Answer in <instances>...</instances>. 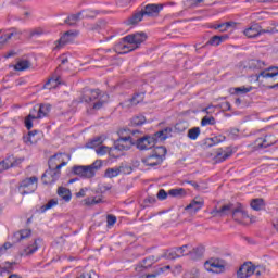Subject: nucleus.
<instances>
[{
	"instance_id": "1",
	"label": "nucleus",
	"mask_w": 278,
	"mask_h": 278,
	"mask_svg": "<svg viewBox=\"0 0 278 278\" xmlns=\"http://www.w3.org/2000/svg\"><path fill=\"white\" fill-rule=\"evenodd\" d=\"M266 63L262 60L251 59L247 61L243 65V68L247 70V73H253L250 75L251 79L254 78V81L262 83V79H268L273 77H278V67L264 68Z\"/></svg>"
},
{
	"instance_id": "2",
	"label": "nucleus",
	"mask_w": 278,
	"mask_h": 278,
	"mask_svg": "<svg viewBox=\"0 0 278 278\" xmlns=\"http://www.w3.org/2000/svg\"><path fill=\"white\" fill-rule=\"evenodd\" d=\"M103 166L101 160L94 161L91 165H74L72 175L80 177V179H92L97 175V170Z\"/></svg>"
},
{
	"instance_id": "3",
	"label": "nucleus",
	"mask_w": 278,
	"mask_h": 278,
	"mask_svg": "<svg viewBox=\"0 0 278 278\" xmlns=\"http://www.w3.org/2000/svg\"><path fill=\"white\" fill-rule=\"evenodd\" d=\"M108 96H101L99 89H84L79 103H93V110H101Z\"/></svg>"
},
{
	"instance_id": "4",
	"label": "nucleus",
	"mask_w": 278,
	"mask_h": 278,
	"mask_svg": "<svg viewBox=\"0 0 278 278\" xmlns=\"http://www.w3.org/2000/svg\"><path fill=\"white\" fill-rule=\"evenodd\" d=\"M53 160H55V155L49 160L48 162L49 169L46 170L41 176V180L46 186L55 184L58 179H60V175H61L60 169L62 168V166H66V162L55 165V163H53Z\"/></svg>"
},
{
	"instance_id": "5",
	"label": "nucleus",
	"mask_w": 278,
	"mask_h": 278,
	"mask_svg": "<svg viewBox=\"0 0 278 278\" xmlns=\"http://www.w3.org/2000/svg\"><path fill=\"white\" fill-rule=\"evenodd\" d=\"M166 153V147H154L148 156L141 159V162L144 166H151V168H154V166H160V164L164 162Z\"/></svg>"
},
{
	"instance_id": "6",
	"label": "nucleus",
	"mask_w": 278,
	"mask_h": 278,
	"mask_svg": "<svg viewBox=\"0 0 278 278\" xmlns=\"http://www.w3.org/2000/svg\"><path fill=\"white\" fill-rule=\"evenodd\" d=\"M124 42H127L128 45H136L135 48H130L127 45L123 46V51L124 53H129V51H134V49H138L147 40V34L144 33H135L131 35H127L126 37L123 38Z\"/></svg>"
},
{
	"instance_id": "7",
	"label": "nucleus",
	"mask_w": 278,
	"mask_h": 278,
	"mask_svg": "<svg viewBox=\"0 0 278 278\" xmlns=\"http://www.w3.org/2000/svg\"><path fill=\"white\" fill-rule=\"evenodd\" d=\"M36 188H38V177L33 176L25 178L20 182L18 192L25 197V194H31L36 192Z\"/></svg>"
},
{
	"instance_id": "8",
	"label": "nucleus",
	"mask_w": 278,
	"mask_h": 278,
	"mask_svg": "<svg viewBox=\"0 0 278 278\" xmlns=\"http://www.w3.org/2000/svg\"><path fill=\"white\" fill-rule=\"evenodd\" d=\"M227 261L223 258H210L204 263V268L208 273H225Z\"/></svg>"
},
{
	"instance_id": "9",
	"label": "nucleus",
	"mask_w": 278,
	"mask_h": 278,
	"mask_svg": "<svg viewBox=\"0 0 278 278\" xmlns=\"http://www.w3.org/2000/svg\"><path fill=\"white\" fill-rule=\"evenodd\" d=\"M236 206H237V203H231V202L224 203V204H220L219 206H215L211 212V214L213 216H219L220 218L225 216H232L236 210Z\"/></svg>"
},
{
	"instance_id": "10",
	"label": "nucleus",
	"mask_w": 278,
	"mask_h": 278,
	"mask_svg": "<svg viewBox=\"0 0 278 278\" xmlns=\"http://www.w3.org/2000/svg\"><path fill=\"white\" fill-rule=\"evenodd\" d=\"M277 29H262V26L260 24L254 23L249 28H247L243 34L247 36V38H257V36H262V34H275Z\"/></svg>"
},
{
	"instance_id": "11",
	"label": "nucleus",
	"mask_w": 278,
	"mask_h": 278,
	"mask_svg": "<svg viewBox=\"0 0 278 278\" xmlns=\"http://www.w3.org/2000/svg\"><path fill=\"white\" fill-rule=\"evenodd\" d=\"M136 144V139L134 137L128 136V137H119L115 142H114V148L117 151H129L131 147Z\"/></svg>"
},
{
	"instance_id": "12",
	"label": "nucleus",
	"mask_w": 278,
	"mask_h": 278,
	"mask_svg": "<svg viewBox=\"0 0 278 278\" xmlns=\"http://www.w3.org/2000/svg\"><path fill=\"white\" fill-rule=\"evenodd\" d=\"M255 270H257V267H255L252 262H245L237 270V277L249 278L252 275H255Z\"/></svg>"
},
{
	"instance_id": "13",
	"label": "nucleus",
	"mask_w": 278,
	"mask_h": 278,
	"mask_svg": "<svg viewBox=\"0 0 278 278\" xmlns=\"http://www.w3.org/2000/svg\"><path fill=\"white\" fill-rule=\"evenodd\" d=\"M156 141L157 139H155V137L146 136L137 140L135 139V144L137 149H140V151H144L147 149H153V147H155Z\"/></svg>"
},
{
	"instance_id": "14",
	"label": "nucleus",
	"mask_w": 278,
	"mask_h": 278,
	"mask_svg": "<svg viewBox=\"0 0 278 278\" xmlns=\"http://www.w3.org/2000/svg\"><path fill=\"white\" fill-rule=\"evenodd\" d=\"M162 10H164V5L162 4H146L141 8L143 16H148L150 18L159 16Z\"/></svg>"
},
{
	"instance_id": "15",
	"label": "nucleus",
	"mask_w": 278,
	"mask_h": 278,
	"mask_svg": "<svg viewBox=\"0 0 278 278\" xmlns=\"http://www.w3.org/2000/svg\"><path fill=\"white\" fill-rule=\"evenodd\" d=\"M131 173V167L130 166H119V167H114V168H108L105 170V177H109V179H113V177H118V175H127Z\"/></svg>"
},
{
	"instance_id": "16",
	"label": "nucleus",
	"mask_w": 278,
	"mask_h": 278,
	"mask_svg": "<svg viewBox=\"0 0 278 278\" xmlns=\"http://www.w3.org/2000/svg\"><path fill=\"white\" fill-rule=\"evenodd\" d=\"M231 218H233L237 223H242V220L249 218V213H247V210H244V205H242V203H237Z\"/></svg>"
},
{
	"instance_id": "17",
	"label": "nucleus",
	"mask_w": 278,
	"mask_h": 278,
	"mask_svg": "<svg viewBox=\"0 0 278 278\" xmlns=\"http://www.w3.org/2000/svg\"><path fill=\"white\" fill-rule=\"evenodd\" d=\"M277 140H271L270 138H268V136H265V138H258L255 140L254 142V149L255 151L260 150V149H268V147H273V144H276Z\"/></svg>"
},
{
	"instance_id": "18",
	"label": "nucleus",
	"mask_w": 278,
	"mask_h": 278,
	"mask_svg": "<svg viewBox=\"0 0 278 278\" xmlns=\"http://www.w3.org/2000/svg\"><path fill=\"white\" fill-rule=\"evenodd\" d=\"M73 38H75V33L68 30L64 33V35L55 41V49L60 50L62 47H65V45H68V42L73 41Z\"/></svg>"
},
{
	"instance_id": "19",
	"label": "nucleus",
	"mask_w": 278,
	"mask_h": 278,
	"mask_svg": "<svg viewBox=\"0 0 278 278\" xmlns=\"http://www.w3.org/2000/svg\"><path fill=\"white\" fill-rule=\"evenodd\" d=\"M160 258L155 257V256H149V257H146L143 261H142V264L140 265H137V267L135 268V270L137 273H142V270H147L149 268H151V266H153V264H155V262H159Z\"/></svg>"
},
{
	"instance_id": "20",
	"label": "nucleus",
	"mask_w": 278,
	"mask_h": 278,
	"mask_svg": "<svg viewBox=\"0 0 278 278\" xmlns=\"http://www.w3.org/2000/svg\"><path fill=\"white\" fill-rule=\"evenodd\" d=\"M142 99H143L142 93H136L130 99L119 103V105L126 110H129L130 108H134V105H138V103L142 101Z\"/></svg>"
},
{
	"instance_id": "21",
	"label": "nucleus",
	"mask_w": 278,
	"mask_h": 278,
	"mask_svg": "<svg viewBox=\"0 0 278 278\" xmlns=\"http://www.w3.org/2000/svg\"><path fill=\"white\" fill-rule=\"evenodd\" d=\"M23 162V159L14 160V156H9L0 163V170H8V168H13V166H18Z\"/></svg>"
},
{
	"instance_id": "22",
	"label": "nucleus",
	"mask_w": 278,
	"mask_h": 278,
	"mask_svg": "<svg viewBox=\"0 0 278 278\" xmlns=\"http://www.w3.org/2000/svg\"><path fill=\"white\" fill-rule=\"evenodd\" d=\"M203 200H197L195 198L185 207V210L190 212L191 215L197 214V212L203 207Z\"/></svg>"
},
{
	"instance_id": "23",
	"label": "nucleus",
	"mask_w": 278,
	"mask_h": 278,
	"mask_svg": "<svg viewBox=\"0 0 278 278\" xmlns=\"http://www.w3.org/2000/svg\"><path fill=\"white\" fill-rule=\"evenodd\" d=\"M230 155H233V151L231 149L228 148L227 151L219 149L215 155V162H225V160H228Z\"/></svg>"
},
{
	"instance_id": "24",
	"label": "nucleus",
	"mask_w": 278,
	"mask_h": 278,
	"mask_svg": "<svg viewBox=\"0 0 278 278\" xmlns=\"http://www.w3.org/2000/svg\"><path fill=\"white\" fill-rule=\"evenodd\" d=\"M60 76H52L50 77L47 83L43 85V89L51 90V88H58L62 84L60 80Z\"/></svg>"
},
{
	"instance_id": "25",
	"label": "nucleus",
	"mask_w": 278,
	"mask_h": 278,
	"mask_svg": "<svg viewBox=\"0 0 278 278\" xmlns=\"http://www.w3.org/2000/svg\"><path fill=\"white\" fill-rule=\"evenodd\" d=\"M56 194H59V197H61V199H63L65 203H68L73 197V194L71 193V189L66 187H59Z\"/></svg>"
},
{
	"instance_id": "26",
	"label": "nucleus",
	"mask_w": 278,
	"mask_h": 278,
	"mask_svg": "<svg viewBox=\"0 0 278 278\" xmlns=\"http://www.w3.org/2000/svg\"><path fill=\"white\" fill-rule=\"evenodd\" d=\"M144 18V13L142 10L135 12L127 20V25H138Z\"/></svg>"
},
{
	"instance_id": "27",
	"label": "nucleus",
	"mask_w": 278,
	"mask_h": 278,
	"mask_svg": "<svg viewBox=\"0 0 278 278\" xmlns=\"http://www.w3.org/2000/svg\"><path fill=\"white\" fill-rule=\"evenodd\" d=\"M170 134H173V128L172 127H166L162 130H159L157 132L154 134V138L157 140H166V138H170Z\"/></svg>"
},
{
	"instance_id": "28",
	"label": "nucleus",
	"mask_w": 278,
	"mask_h": 278,
	"mask_svg": "<svg viewBox=\"0 0 278 278\" xmlns=\"http://www.w3.org/2000/svg\"><path fill=\"white\" fill-rule=\"evenodd\" d=\"M204 251H205V248L200 245L187 252V255H190L192 260H200V257H203Z\"/></svg>"
},
{
	"instance_id": "29",
	"label": "nucleus",
	"mask_w": 278,
	"mask_h": 278,
	"mask_svg": "<svg viewBox=\"0 0 278 278\" xmlns=\"http://www.w3.org/2000/svg\"><path fill=\"white\" fill-rule=\"evenodd\" d=\"M13 36H21V31H18L16 28H11L10 34H4L0 37V47L1 45H5L8 40H11Z\"/></svg>"
},
{
	"instance_id": "30",
	"label": "nucleus",
	"mask_w": 278,
	"mask_h": 278,
	"mask_svg": "<svg viewBox=\"0 0 278 278\" xmlns=\"http://www.w3.org/2000/svg\"><path fill=\"white\" fill-rule=\"evenodd\" d=\"M38 132V130H31L26 136H24L23 140L25 144H36V142H38V139H36V135Z\"/></svg>"
},
{
	"instance_id": "31",
	"label": "nucleus",
	"mask_w": 278,
	"mask_h": 278,
	"mask_svg": "<svg viewBox=\"0 0 278 278\" xmlns=\"http://www.w3.org/2000/svg\"><path fill=\"white\" fill-rule=\"evenodd\" d=\"M169 197H175L176 199H184L188 194L186 189L184 188H176V189H170L168 191Z\"/></svg>"
},
{
	"instance_id": "32",
	"label": "nucleus",
	"mask_w": 278,
	"mask_h": 278,
	"mask_svg": "<svg viewBox=\"0 0 278 278\" xmlns=\"http://www.w3.org/2000/svg\"><path fill=\"white\" fill-rule=\"evenodd\" d=\"M146 123H147V117H144V115H141V114L134 116L130 121L131 127H140Z\"/></svg>"
},
{
	"instance_id": "33",
	"label": "nucleus",
	"mask_w": 278,
	"mask_h": 278,
	"mask_svg": "<svg viewBox=\"0 0 278 278\" xmlns=\"http://www.w3.org/2000/svg\"><path fill=\"white\" fill-rule=\"evenodd\" d=\"M14 266H16V262H5L4 266L0 265V275H3V273H8L10 275V273L14 270Z\"/></svg>"
},
{
	"instance_id": "34",
	"label": "nucleus",
	"mask_w": 278,
	"mask_h": 278,
	"mask_svg": "<svg viewBox=\"0 0 278 278\" xmlns=\"http://www.w3.org/2000/svg\"><path fill=\"white\" fill-rule=\"evenodd\" d=\"M51 112V104H40L38 110V118H45Z\"/></svg>"
},
{
	"instance_id": "35",
	"label": "nucleus",
	"mask_w": 278,
	"mask_h": 278,
	"mask_svg": "<svg viewBox=\"0 0 278 278\" xmlns=\"http://www.w3.org/2000/svg\"><path fill=\"white\" fill-rule=\"evenodd\" d=\"M220 45V36H213L204 46L200 47V49H205V47H218Z\"/></svg>"
},
{
	"instance_id": "36",
	"label": "nucleus",
	"mask_w": 278,
	"mask_h": 278,
	"mask_svg": "<svg viewBox=\"0 0 278 278\" xmlns=\"http://www.w3.org/2000/svg\"><path fill=\"white\" fill-rule=\"evenodd\" d=\"M30 66L31 63L29 61L21 60L15 64L14 68L15 71H27V68H30Z\"/></svg>"
},
{
	"instance_id": "37",
	"label": "nucleus",
	"mask_w": 278,
	"mask_h": 278,
	"mask_svg": "<svg viewBox=\"0 0 278 278\" xmlns=\"http://www.w3.org/2000/svg\"><path fill=\"white\" fill-rule=\"evenodd\" d=\"M108 27V22L105 20H99L96 24L91 26V31H101Z\"/></svg>"
},
{
	"instance_id": "38",
	"label": "nucleus",
	"mask_w": 278,
	"mask_h": 278,
	"mask_svg": "<svg viewBox=\"0 0 278 278\" xmlns=\"http://www.w3.org/2000/svg\"><path fill=\"white\" fill-rule=\"evenodd\" d=\"M252 210L260 212L264 207V199H253L250 203Z\"/></svg>"
},
{
	"instance_id": "39",
	"label": "nucleus",
	"mask_w": 278,
	"mask_h": 278,
	"mask_svg": "<svg viewBox=\"0 0 278 278\" xmlns=\"http://www.w3.org/2000/svg\"><path fill=\"white\" fill-rule=\"evenodd\" d=\"M187 136L190 140H197L201 136V128L193 127L189 129Z\"/></svg>"
},
{
	"instance_id": "40",
	"label": "nucleus",
	"mask_w": 278,
	"mask_h": 278,
	"mask_svg": "<svg viewBox=\"0 0 278 278\" xmlns=\"http://www.w3.org/2000/svg\"><path fill=\"white\" fill-rule=\"evenodd\" d=\"M100 144H103V140L101 139V137H96L88 141L86 143V147L87 149H94V147H100Z\"/></svg>"
},
{
	"instance_id": "41",
	"label": "nucleus",
	"mask_w": 278,
	"mask_h": 278,
	"mask_svg": "<svg viewBox=\"0 0 278 278\" xmlns=\"http://www.w3.org/2000/svg\"><path fill=\"white\" fill-rule=\"evenodd\" d=\"M38 251V240H35L33 244L28 245L24 249V253L26 255H34Z\"/></svg>"
},
{
	"instance_id": "42",
	"label": "nucleus",
	"mask_w": 278,
	"mask_h": 278,
	"mask_svg": "<svg viewBox=\"0 0 278 278\" xmlns=\"http://www.w3.org/2000/svg\"><path fill=\"white\" fill-rule=\"evenodd\" d=\"M165 260H177L180 257V254L177 252V248H174L164 254Z\"/></svg>"
},
{
	"instance_id": "43",
	"label": "nucleus",
	"mask_w": 278,
	"mask_h": 278,
	"mask_svg": "<svg viewBox=\"0 0 278 278\" xmlns=\"http://www.w3.org/2000/svg\"><path fill=\"white\" fill-rule=\"evenodd\" d=\"M232 94H247L253 90V87H237L232 89Z\"/></svg>"
},
{
	"instance_id": "44",
	"label": "nucleus",
	"mask_w": 278,
	"mask_h": 278,
	"mask_svg": "<svg viewBox=\"0 0 278 278\" xmlns=\"http://www.w3.org/2000/svg\"><path fill=\"white\" fill-rule=\"evenodd\" d=\"M81 17V12L77 13V14H73L71 16H68L66 20H65V23L67 25H75V23H77V21H79V18Z\"/></svg>"
},
{
	"instance_id": "45",
	"label": "nucleus",
	"mask_w": 278,
	"mask_h": 278,
	"mask_svg": "<svg viewBox=\"0 0 278 278\" xmlns=\"http://www.w3.org/2000/svg\"><path fill=\"white\" fill-rule=\"evenodd\" d=\"M55 205H58V200L51 199L46 205H42L40 207V212L42 214H45V212H47V210H51V207H55Z\"/></svg>"
},
{
	"instance_id": "46",
	"label": "nucleus",
	"mask_w": 278,
	"mask_h": 278,
	"mask_svg": "<svg viewBox=\"0 0 278 278\" xmlns=\"http://www.w3.org/2000/svg\"><path fill=\"white\" fill-rule=\"evenodd\" d=\"M202 127H205L207 125H216V118L214 116H204L201 121Z\"/></svg>"
},
{
	"instance_id": "47",
	"label": "nucleus",
	"mask_w": 278,
	"mask_h": 278,
	"mask_svg": "<svg viewBox=\"0 0 278 278\" xmlns=\"http://www.w3.org/2000/svg\"><path fill=\"white\" fill-rule=\"evenodd\" d=\"M208 140L212 142V143H210V147H212L213 144H219V142H225L226 137L223 135H219V136L210 138Z\"/></svg>"
},
{
	"instance_id": "48",
	"label": "nucleus",
	"mask_w": 278,
	"mask_h": 278,
	"mask_svg": "<svg viewBox=\"0 0 278 278\" xmlns=\"http://www.w3.org/2000/svg\"><path fill=\"white\" fill-rule=\"evenodd\" d=\"M99 203H101V199L97 200V198H86L84 200V204L87 205V206L99 205Z\"/></svg>"
},
{
	"instance_id": "49",
	"label": "nucleus",
	"mask_w": 278,
	"mask_h": 278,
	"mask_svg": "<svg viewBox=\"0 0 278 278\" xmlns=\"http://www.w3.org/2000/svg\"><path fill=\"white\" fill-rule=\"evenodd\" d=\"M188 249H190V244H185V245L176 248V251H177L178 255H180V257H184V255H188V253H186V251H188Z\"/></svg>"
},
{
	"instance_id": "50",
	"label": "nucleus",
	"mask_w": 278,
	"mask_h": 278,
	"mask_svg": "<svg viewBox=\"0 0 278 278\" xmlns=\"http://www.w3.org/2000/svg\"><path fill=\"white\" fill-rule=\"evenodd\" d=\"M16 236H20L22 240H25V238H29L31 236V229H24L16 232Z\"/></svg>"
},
{
	"instance_id": "51",
	"label": "nucleus",
	"mask_w": 278,
	"mask_h": 278,
	"mask_svg": "<svg viewBox=\"0 0 278 278\" xmlns=\"http://www.w3.org/2000/svg\"><path fill=\"white\" fill-rule=\"evenodd\" d=\"M106 223H108V227H114V225H116V216L109 214L106 216Z\"/></svg>"
},
{
	"instance_id": "52",
	"label": "nucleus",
	"mask_w": 278,
	"mask_h": 278,
	"mask_svg": "<svg viewBox=\"0 0 278 278\" xmlns=\"http://www.w3.org/2000/svg\"><path fill=\"white\" fill-rule=\"evenodd\" d=\"M98 14H100V12L97 10L87 11L83 18H96Z\"/></svg>"
},
{
	"instance_id": "53",
	"label": "nucleus",
	"mask_w": 278,
	"mask_h": 278,
	"mask_svg": "<svg viewBox=\"0 0 278 278\" xmlns=\"http://www.w3.org/2000/svg\"><path fill=\"white\" fill-rule=\"evenodd\" d=\"M42 34H45L42 28H35L30 30L29 38H34V36H42Z\"/></svg>"
},
{
	"instance_id": "54",
	"label": "nucleus",
	"mask_w": 278,
	"mask_h": 278,
	"mask_svg": "<svg viewBox=\"0 0 278 278\" xmlns=\"http://www.w3.org/2000/svg\"><path fill=\"white\" fill-rule=\"evenodd\" d=\"M156 197H157L159 201H164L165 199H167L168 193L166 192V190L161 189V190H159Z\"/></svg>"
},
{
	"instance_id": "55",
	"label": "nucleus",
	"mask_w": 278,
	"mask_h": 278,
	"mask_svg": "<svg viewBox=\"0 0 278 278\" xmlns=\"http://www.w3.org/2000/svg\"><path fill=\"white\" fill-rule=\"evenodd\" d=\"M222 24L224 25V29H222V33L227 31L229 27H236V22H225Z\"/></svg>"
},
{
	"instance_id": "56",
	"label": "nucleus",
	"mask_w": 278,
	"mask_h": 278,
	"mask_svg": "<svg viewBox=\"0 0 278 278\" xmlns=\"http://www.w3.org/2000/svg\"><path fill=\"white\" fill-rule=\"evenodd\" d=\"M24 125L26 127V129L31 130V127H34V122H31V119H29V117H25L24 119Z\"/></svg>"
},
{
	"instance_id": "57",
	"label": "nucleus",
	"mask_w": 278,
	"mask_h": 278,
	"mask_svg": "<svg viewBox=\"0 0 278 278\" xmlns=\"http://www.w3.org/2000/svg\"><path fill=\"white\" fill-rule=\"evenodd\" d=\"M175 131H177L178 134H181V132H184V130L186 129V126H184V124L182 123H177L176 125H175Z\"/></svg>"
},
{
	"instance_id": "58",
	"label": "nucleus",
	"mask_w": 278,
	"mask_h": 278,
	"mask_svg": "<svg viewBox=\"0 0 278 278\" xmlns=\"http://www.w3.org/2000/svg\"><path fill=\"white\" fill-rule=\"evenodd\" d=\"M255 268H258L257 270L255 269V271H254L256 277H261L262 273H266V267H264V266H255Z\"/></svg>"
},
{
	"instance_id": "59",
	"label": "nucleus",
	"mask_w": 278,
	"mask_h": 278,
	"mask_svg": "<svg viewBox=\"0 0 278 278\" xmlns=\"http://www.w3.org/2000/svg\"><path fill=\"white\" fill-rule=\"evenodd\" d=\"M184 184H190V186H193L195 190H201V186L194 180H184Z\"/></svg>"
},
{
	"instance_id": "60",
	"label": "nucleus",
	"mask_w": 278,
	"mask_h": 278,
	"mask_svg": "<svg viewBox=\"0 0 278 278\" xmlns=\"http://www.w3.org/2000/svg\"><path fill=\"white\" fill-rule=\"evenodd\" d=\"M220 108L225 111V112H229L231 110V103L229 102H224L220 104Z\"/></svg>"
},
{
	"instance_id": "61",
	"label": "nucleus",
	"mask_w": 278,
	"mask_h": 278,
	"mask_svg": "<svg viewBox=\"0 0 278 278\" xmlns=\"http://www.w3.org/2000/svg\"><path fill=\"white\" fill-rule=\"evenodd\" d=\"M88 191V188H83L79 190V192L76 193L77 198L86 197V192Z\"/></svg>"
},
{
	"instance_id": "62",
	"label": "nucleus",
	"mask_w": 278,
	"mask_h": 278,
	"mask_svg": "<svg viewBox=\"0 0 278 278\" xmlns=\"http://www.w3.org/2000/svg\"><path fill=\"white\" fill-rule=\"evenodd\" d=\"M155 198H153V197H149V198H147L146 200H144V203H151V204H153V203H155Z\"/></svg>"
},
{
	"instance_id": "63",
	"label": "nucleus",
	"mask_w": 278,
	"mask_h": 278,
	"mask_svg": "<svg viewBox=\"0 0 278 278\" xmlns=\"http://www.w3.org/2000/svg\"><path fill=\"white\" fill-rule=\"evenodd\" d=\"M21 240H23V238L21 236H16V232L13 235V242H21Z\"/></svg>"
},
{
	"instance_id": "64",
	"label": "nucleus",
	"mask_w": 278,
	"mask_h": 278,
	"mask_svg": "<svg viewBox=\"0 0 278 278\" xmlns=\"http://www.w3.org/2000/svg\"><path fill=\"white\" fill-rule=\"evenodd\" d=\"M223 27H225V25L222 24H216V25H212L211 29H223Z\"/></svg>"
}]
</instances>
